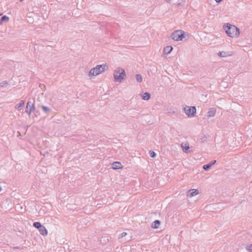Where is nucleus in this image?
<instances>
[{
	"label": "nucleus",
	"instance_id": "1",
	"mask_svg": "<svg viewBox=\"0 0 252 252\" xmlns=\"http://www.w3.org/2000/svg\"><path fill=\"white\" fill-rule=\"evenodd\" d=\"M223 29L226 33L231 37H237L239 34V29L234 25L229 23L226 24V26H223Z\"/></svg>",
	"mask_w": 252,
	"mask_h": 252
},
{
	"label": "nucleus",
	"instance_id": "2",
	"mask_svg": "<svg viewBox=\"0 0 252 252\" xmlns=\"http://www.w3.org/2000/svg\"><path fill=\"white\" fill-rule=\"evenodd\" d=\"M107 68L108 66L106 65V64L98 65L90 70L89 73V76L91 77L92 76L98 75L104 72L107 69Z\"/></svg>",
	"mask_w": 252,
	"mask_h": 252
},
{
	"label": "nucleus",
	"instance_id": "3",
	"mask_svg": "<svg viewBox=\"0 0 252 252\" xmlns=\"http://www.w3.org/2000/svg\"><path fill=\"white\" fill-rule=\"evenodd\" d=\"M113 75L115 81L120 83L122 82V80L126 77L125 70L121 68L116 69L114 71Z\"/></svg>",
	"mask_w": 252,
	"mask_h": 252
},
{
	"label": "nucleus",
	"instance_id": "4",
	"mask_svg": "<svg viewBox=\"0 0 252 252\" xmlns=\"http://www.w3.org/2000/svg\"><path fill=\"white\" fill-rule=\"evenodd\" d=\"M185 34L183 31L176 30L171 34V37L175 41H181L185 37Z\"/></svg>",
	"mask_w": 252,
	"mask_h": 252
},
{
	"label": "nucleus",
	"instance_id": "5",
	"mask_svg": "<svg viewBox=\"0 0 252 252\" xmlns=\"http://www.w3.org/2000/svg\"><path fill=\"white\" fill-rule=\"evenodd\" d=\"M184 111L189 117H193L196 113V109L195 106H186L184 108Z\"/></svg>",
	"mask_w": 252,
	"mask_h": 252
},
{
	"label": "nucleus",
	"instance_id": "6",
	"mask_svg": "<svg viewBox=\"0 0 252 252\" xmlns=\"http://www.w3.org/2000/svg\"><path fill=\"white\" fill-rule=\"evenodd\" d=\"M35 110V106L33 103H32L31 101H28L27 106L25 112L29 115V116H30L32 112L34 111Z\"/></svg>",
	"mask_w": 252,
	"mask_h": 252
},
{
	"label": "nucleus",
	"instance_id": "7",
	"mask_svg": "<svg viewBox=\"0 0 252 252\" xmlns=\"http://www.w3.org/2000/svg\"><path fill=\"white\" fill-rule=\"evenodd\" d=\"M198 190L195 189H189L187 192V196L191 197L198 194Z\"/></svg>",
	"mask_w": 252,
	"mask_h": 252
},
{
	"label": "nucleus",
	"instance_id": "8",
	"mask_svg": "<svg viewBox=\"0 0 252 252\" xmlns=\"http://www.w3.org/2000/svg\"><path fill=\"white\" fill-rule=\"evenodd\" d=\"M216 162V160H214L211 161L209 163L205 164L203 166V168L204 170L207 171L213 165H214Z\"/></svg>",
	"mask_w": 252,
	"mask_h": 252
},
{
	"label": "nucleus",
	"instance_id": "9",
	"mask_svg": "<svg viewBox=\"0 0 252 252\" xmlns=\"http://www.w3.org/2000/svg\"><path fill=\"white\" fill-rule=\"evenodd\" d=\"M37 106L38 108L41 107L43 112L46 114L49 113L51 111V109H50L48 107L42 105L41 104L38 103L37 104Z\"/></svg>",
	"mask_w": 252,
	"mask_h": 252
},
{
	"label": "nucleus",
	"instance_id": "10",
	"mask_svg": "<svg viewBox=\"0 0 252 252\" xmlns=\"http://www.w3.org/2000/svg\"><path fill=\"white\" fill-rule=\"evenodd\" d=\"M216 113V109L215 108H211L209 109V111L208 112V117H214Z\"/></svg>",
	"mask_w": 252,
	"mask_h": 252
},
{
	"label": "nucleus",
	"instance_id": "11",
	"mask_svg": "<svg viewBox=\"0 0 252 252\" xmlns=\"http://www.w3.org/2000/svg\"><path fill=\"white\" fill-rule=\"evenodd\" d=\"M181 147L184 152L186 153L188 152V150L189 149V144L188 143H183L181 144Z\"/></svg>",
	"mask_w": 252,
	"mask_h": 252
},
{
	"label": "nucleus",
	"instance_id": "12",
	"mask_svg": "<svg viewBox=\"0 0 252 252\" xmlns=\"http://www.w3.org/2000/svg\"><path fill=\"white\" fill-rule=\"evenodd\" d=\"M112 168L114 169H118L122 168V166L120 162H114L112 163Z\"/></svg>",
	"mask_w": 252,
	"mask_h": 252
},
{
	"label": "nucleus",
	"instance_id": "13",
	"mask_svg": "<svg viewBox=\"0 0 252 252\" xmlns=\"http://www.w3.org/2000/svg\"><path fill=\"white\" fill-rule=\"evenodd\" d=\"M218 56L220 57H226L230 56L229 52L221 51L219 52L218 54Z\"/></svg>",
	"mask_w": 252,
	"mask_h": 252
},
{
	"label": "nucleus",
	"instance_id": "14",
	"mask_svg": "<svg viewBox=\"0 0 252 252\" xmlns=\"http://www.w3.org/2000/svg\"><path fill=\"white\" fill-rule=\"evenodd\" d=\"M39 231L40 234L43 236H46L47 235V233H48L47 230L44 226H42L41 227H40L39 229Z\"/></svg>",
	"mask_w": 252,
	"mask_h": 252
},
{
	"label": "nucleus",
	"instance_id": "15",
	"mask_svg": "<svg viewBox=\"0 0 252 252\" xmlns=\"http://www.w3.org/2000/svg\"><path fill=\"white\" fill-rule=\"evenodd\" d=\"M142 98L144 100H148L151 97V94L149 93H144L142 95Z\"/></svg>",
	"mask_w": 252,
	"mask_h": 252
},
{
	"label": "nucleus",
	"instance_id": "16",
	"mask_svg": "<svg viewBox=\"0 0 252 252\" xmlns=\"http://www.w3.org/2000/svg\"><path fill=\"white\" fill-rule=\"evenodd\" d=\"M172 50H173V47L172 46H168L164 48L163 51H164V54H168L170 53V52L172 51Z\"/></svg>",
	"mask_w": 252,
	"mask_h": 252
},
{
	"label": "nucleus",
	"instance_id": "17",
	"mask_svg": "<svg viewBox=\"0 0 252 252\" xmlns=\"http://www.w3.org/2000/svg\"><path fill=\"white\" fill-rule=\"evenodd\" d=\"M24 104H25V101L21 100L19 103H18L15 105V108L20 110L21 109L22 107H23L24 106Z\"/></svg>",
	"mask_w": 252,
	"mask_h": 252
},
{
	"label": "nucleus",
	"instance_id": "18",
	"mask_svg": "<svg viewBox=\"0 0 252 252\" xmlns=\"http://www.w3.org/2000/svg\"><path fill=\"white\" fill-rule=\"evenodd\" d=\"M160 224V221L159 220H156L152 224V227L154 228H158Z\"/></svg>",
	"mask_w": 252,
	"mask_h": 252
},
{
	"label": "nucleus",
	"instance_id": "19",
	"mask_svg": "<svg viewBox=\"0 0 252 252\" xmlns=\"http://www.w3.org/2000/svg\"><path fill=\"white\" fill-rule=\"evenodd\" d=\"M9 20V18L8 16H6V15H4L1 17L0 21L2 23L4 22H8Z\"/></svg>",
	"mask_w": 252,
	"mask_h": 252
},
{
	"label": "nucleus",
	"instance_id": "20",
	"mask_svg": "<svg viewBox=\"0 0 252 252\" xmlns=\"http://www.w3.org/2000/svg\"><path fill=\"white\" fill-rule=\"evenodd\" d=\"M33 226L35 227L36 228L39 229L40 227H41L43 225L41 224V223L39 222H34L33 223Z\"/></svg>",
	"mask_w": 252,
	"mask_h": 252
},
{
	"label": "nucleus",
	"instance_id": "21",
	"mask_svg": "<svg viewBox=\"0 0 252 252\" xmlns=\"http://www.w3.org/2000/svg\"><path fill=\"white\" fill-rule=\"evenodd\" d=\"M136 81L139 82L141 83L142 82V77L140 74H137L136 75Z\"/></svg>",
	"mask_w": 252,
	"mask_h": 252
},
{
	"label": "nucleus",
	"instance_id": "22",
	"mask_svg": "<svg viewBox=\"0 0 252 252\" xmlns=\"http://www.w3.org/2000/svg\"><path fill=\"white\" fill-rule=\"evenodd\" d=\"M8 82L6 81H4L0 83V86L2 88L6 87V86H8Z\"/></svg>",
	"mask_w": 252,
	"mask_h": 252
},
{
	"label": "nucleus",
	"instance_id": "23",
	"mask_svg": "<svg viewBox=\"0 0 252 252\" xmlns=\"http://www.w3.org/2000/svg\"><path fill=\"white\" fill-rule=\"evenodd\" d=\"M209 137L208 134L204 135L203 136L200 138V140L201 142H204L206 140V139Z\"/></svg>",
	"mask_w": 252,
	"mask_h": 252
},
{
	"label": "nucleus",
	"instance_id": "24",
	"mask_svg": "<svg viewBox=\"0 0 252 252\" xmlns=\"http://www.w3.org/2000/svg\"><path fill=\"white\" fill-rule=\"evenodd\" d=\"M156 153L154 151H151L150 152V156L152 158H155L156 157Z\"/></svg>",
	"mask_w": 252,
	"mask_h": 252
},
{
	"label": "nucleus",
	"instance_id": "25",
	"mask_svg": "<svg viewBox=\"0 0 252 252\" xmlns=\"http://www.w3.org/2000/svg\"><path fill=\"white\" fill-rule=\"evenodd\" d=\"M127 233L126 232H123L119 236V239L122 238L123 237L126 236V235Z\"/></svg>",
	"mask_w": 252,
	"mask_h": 252
},
{
	"label": "nucleus",
	"instance_id": "26",
	"mask_svg": "<svg viewBox=\"0 0 252 252\" xmlns=\"http://www.w3.org/2000/svg\"><path fill=\"white\" fill-rule=\"evenodd\" d=\"M246 249L248 250V251H252V244H251L249 246H247L246 247Z\"/></svg>",
	"mask_w": 252,
	"mask_h": 252
},
{
	"label": "nucleus",
	"instance_id": "27",
	"mask_svg": "<svg viewBox=\"0 0 252 252\" xmlns=\"http://www.w3.org/2000/svg\"><path fill=\"white\" fill-rule=\"evenodd\" d=\"M218 3H219L220 2H221L222 0H215Z\"/></svg>",
	"mask_w": 252,
	"mask_h": 252
},
{
	"label": "nucleus",
	"instance_id": "28",
	"mask_svg": "<svg viewBox=\"0 0 252 252\" xmlns=\"http://www.w3.org/2000/svg\"><path fill=\"white\" fill-rule=\"evenodd\" d=\"M36 101H37V102H39V104H40V99H39V98H38L37 99Z\"/></svg>",
	"mask_w": 252,
	"mask_h": 252
},
{
	"label": "nucleus",
	"instance_id": "29",
	"mask_svg": "<svg viewBox=\"0 0 252 252\" xmlns=\"http://www.w3.org/2000/svg\"><path fill=\"white\" fill-rule=\"evenodd\" d=\"M131 237H129L128 238L127 240L129 241V240H131Z\"/></svg>",
	"mask_w": 252,
	"mask_h": 252
},
{
	"label": "nucleus",
	"instance_id": "30",
	"mask_svg": "<svg viewBox=\"0 0 252 252\" xmlns=\"http://www.w3.org/2000/svg\"><path fill=\"white\" fill-rule=\"evenodd\" d=\"M14 249H19V248L17 247H14Z\"/></svg>",
	"mask_w": 252,
	"mask_h": 252
},
{
	"label": "nucleus",
	"instance_id": "31",
	"mask_svg": "<svg viewBox=\"0 0 252 252\" xmlns=\"http://www.w3.org/2000/svg\"><path fill=\"white\" fill-rule=\"evenodd\" d=\"M166 1L169 2V1H171V0H165Z\"/></svg>",
	"mask_w": 252,
	"mask_h": 252
},
{
	"label": "nucleus",
	"instance_id": "32",
	"mask_svg": "<svg viewBox=\"0 0 252 252\" xmlns=\"http://www.w3.org/2000/svg\"><path fill=\"white\" fill-rule=\"evenodd\" d=\"M2 24V23L0 21V25Z\"/></svg>",
	"mask_w": 252,
	"mask_h": 252
},
{
	"label": "nucleus",
	"instance_id": "33",
	"mask_svg": "<svg viewBox=\"0 0 252 252\" xmlns=\"http://www.w3.org/2000/svg\"><path fill=\"white\" fill-rule=\"evenodd\" d=\"M1 190V188L0 187V191Z\"/></svg>",
	"mask_w": 252,
	"mask_h": 252
},
{
	"label": "nucleus",
	"instance_id": "34",
	"mask_svg": "<svg viewBox=\"0 0 252 252\" xmlns=\"http://www.w3.org/2000/svg\"><path fill=\"white\" fill-rule=\"evenodd\" d=\"M2 14L0 13V16H1Z\"/></svg>",
	"mask_w": 252,
	"mask_h": 252
}]
</instances>
